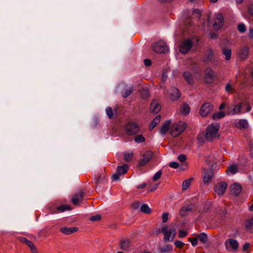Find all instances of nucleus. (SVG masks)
Segmentation results:
<instances>
[{
	"instance_id": "obj_38",
	"label": "nucleus",
	"mask_w": 253,
	"mask_h": 253,
	"mask_svg": "<svg viewBox=\"0 0 253 253\" xmlns=\"http://www.w3.org/2000/svg\"><path fill=\"white\" fill-rule=\"evenodd\" d=\"M145 140V138L144 137L141 135H137L134 138V141L135 142L137 143H140L144 142Z\"/></svg>"
},
{
	"instance_id": "obj_32",
	"label": "nucleus",
	"mask_w": 253,
	"mask_h": 253,
	"mask_svg": "<svg viewBox=\"0 0 253 253\" xmlns=\"http://www.w3.org/2000/svg\"><path fill=\"white\" fill-rule=\"evenodd\" d=\"M190 111V107L187 104H183L181 106V112L183 114L187 115Z\"/></svg>"
},
{
	"instance_id": "obj_61",
	"label": "nucleus",
	"mask_w": 253,
	"mask_h": 253,
	"mask_svg": "<svg viewBox=\"0 0 253 253\" xmlns=\"http://www.w3.org/2000/svg\"><path fill=\"white\" fill-rule=\"evenodd\" d=\"M249 247H250V244L249 243L245 244L243 247V251H247L249 249Z\"/></svg>"
},
{
	"instance_id": "obj_19",
	"label": "nucleus",
	"mask_w": 253,
	"mask_h": 253,
	"mask_svg": "<svg viewBox=\"0 0 253 253\" xmlns=\"http://www.w3.org/2000/svg\"><path fill=\"white\" fill-rule=\"evenodd\" d=\"M225 245L227 249H228V246H230L234 250H237L238 248V242L236 240L232 239L226 240Z\"/></svg>"
},
{
	"instance_id": "obj_51",
	"label": "nucleus",
	"mask_w": 253,
	"mask_h": 253,
	"mask_svg": "<svg viewBox=\"0 0 253 253\" xmlns=\"http://www.w3.org/2000/svg\"><path fill=\"white\" fill-rule=\"evenodd\" d=\"M169 166L172 168L176 169L179 167V164L176 162H172L169 164Z\"/></svg>"
},
{
	"instance_id": "obj_59",
	"label": "nucleus",
	"mask_w": 253,
	"mask_h": 253,
	"mask_svg": "<svg viewBox=\"0 0 253 253\" xmlns=\"http://www.w3.org/2000/svg\"><path fill=\"white\" fill-rule=\"evenodd\" d=\"M249 37L250 38L253 39V28L250 29L249 32Z\"/></svg>"
},
{
	"instance_id": "obj_31",
	"label": "nucleus",
	"mask_w": 253,
	"mask_h": 253,
	"mask_svg": "<svg viewBox=\"0 0 253 253\" xmlns=\"http://www.w3.org/2000/svg\"><path fill=\"white\" fill-rule=\"evenodd\" d=\"M21 241L25 243L30 248L31 250H35V245L31 241L28 240L27 238H23L21 239Z\"/></svg>"
},
{
	"instance_id": "obj_44",
	"label": "nucleus",
	"mask_w": 253,
	"mask_h": 253,
	"mask_svg": "<svg viewBox=\"0 0 253 253\" xmlns=\"http://www.w3.org/2000/svg\"><path fill=\"white\" fill-rule=\"evenodd\" d=\"M106 112L110 119H112L113 116V110L111 107H107L106 109Z\"/></svg>"
},
{
	"instance_id": "obj_46",
	"label": "nucleus",
	"mask_w": 253,
	"mask_h": 253,
	"mask_svg": "<svg viewBox=\"0 0 253 253\" xmlns=\"http://www.w3.org/2000/svg\"><path fill=\"white\" fill-rule=\"evenodd\" d=\"M189 241L191 242L192 245L193 247L196 246L198 244V238H189Z\"/></svg>"
},
{
	"instance_id": "obj_9",
	"label": "nucleus",
	"mask_w": 253,
	"mask_h": 253,
	"mask_svg": "<svg viewBox=\"0 0 253 253\" xmlns=\"http://www.w3.org/2000/svg\"><path fill=\"white\" fill-rule=\"evenodd\" d=\"M153 153L151 151H147L143 155V158L140 160L139 166L140 167L145 165L152 158Z\"/></svg>"
},
{
	"instance_id": "obj_30",
	"label": "nucleus",
	"mask_w": 253,
	"mask_h": 253,
	"mask_svg": "<svg viewBox=\"0 0 253 253\" xmlns=\"http://www.w3.org/2000/svg\"><path fill=\"white\" fill-rule=\"evenodd\" d=\"M222 53L225 56V59L229 60L231 56V50L229 48H223L222 49Z\"/></svg>"
},
{
	"instance_id": "obj_37",
	"label": "nucleus",
	"mask_w": 253,
	"mask_h": 253,
	"mask_svg": "<svg viewBox=\"0 0 253 253\" xmlns=\"http://www.w3.org/2000/svg\"><path fill=\"white\" fill-rule=\"evenodd\" d=\"M141 211L145 213H150L151 212V209L148 205L143 204L140 207Z\"/></svg>"
},
{
	"instance_id": "obj_10",
	"label": "nucleus",
	"mask_w": 253,
	"mask_h": 253,
	"mask_svg": "<svg viewBox=\"0 0 253 253\" xmlns=\"http://www.w3.org/2000/svg\"><path fill=\"white\" fill-rule=\"evenodd\" d=\"M215 22L213 26L215 30H218L223 25V17L220 13H217L215 15Z\"/></svg>"
},
{
	"instance_id": "obj_54",
	"label": "nucleus",
	"mask_w": 253,
	"mask_h": 253,
	"mask_svg": "<svg viewBox=\"0 0 253 253\" xmlns=\"http://www.w3.org/2000/svg\"><path fill=\"white\" fill-rule=\"evenodd\" d=\"M186 159V156L184 154H181L178 157V160L181 162H184Z\"/></svg>"
},
{
	"instance_id": "obj_7",
	"label": "nucleus",
	"mask_w": 253,
	"mask_h": 253,
	"mask_svg": "<svg viewBox=\"0 0 253 253\" xmlns=\"http://www.w3.org/2000/svg\"><path fill=\"white\" fill-rule=\"evenodd\" d=\"M194 42L189 39L184 40L179 45V51L183 54L187 53L191 49Z\"/></svg>"
},
{
	"instance_id": "obj_62",
	"label": "nucleus",
	"mask_w": 253,
	"mask_h": 253,
	"mask_svg": "<svg viewBox=\"0 0 253 253\" xmlns=\"http://www.w3.org/2000/svg\"><path fill=\"white\" fill-rule=\"evenodd\" d=\"M249 11L251 14L253 15V4L250 6Z\"/></svg>"
},
{
	"instance_id": "obj_11",
	"label": "nucleus",
	"mask_w": 253,
	"mask_h": 253,
	"mask_svg": "<svg viewBox=\"0 0 253 253\" xmlns=\"http://www.w3.org/2000/svg\"><path fill=\"white\" fill-rule=\"evenodd\" d=\"M169 97L172 101L178 99L180 96V93L175 87H171L168 91Z\"/></svg>"
},
{
	"instance_id": "obj_17",
	"label": "nucleus",
	"mask_w": 253,
	"mask_h": 253,
	"mask_svg": "<svg viewBox=\"0 0 253 253\" xmlns=\"http://www.w3.org/2000/svg\"><path fill=\"white\" fill-rule=\"evenodd\" d=\"M193 207V205H189L183 206L180 211V214L182 216L187 215L189 212L192 211Z\"/></svg>"
},
{
	"instance_id": "obj_12",
	"label": "nucleus",
	"mask_w": 253,
	"mask_h": 253,
	"mask_svg": "<svg viewBox=\"0 0 253 253\" xmlns=\"http://www.w3.org/2000/svg\"><path fill=\"white\" fill-rule=\"evenodd\" d=\"M216 74L211 68H207L205 71V80L207 83H211L216 76Z\"/></svg>"
},
{
	"instance_id": "obj_40",
	"label": "nucleus",
	"mask_w": 253,
	"mask_h": 253,
	"mask_svg": "<svg viewBox=\"0 0 253 253\" xmlns=\"http://www.w3.org/2000/svg\"><path fill=\"white\" fill-rule=\"evenodd\" d=\"M246 227L248 230L252 229L253 227V217L246 221Z\"/></svg>"
},
{
	"instance_id": "obj_49",
	"label": "nucleus",
	"mask_w": 253,
	"mask_h": 253,
	"mask_svg": "<svg viewBox=\"0 0 253 253\" xmlns=\"http://www.w3.org/2000/svg\"><path fill=\"white\" fill-rule=\"evenodd\" d=\"M174 245L176 247L181 248L184 245V243L181 241L177 240L175 241Z\"/></svg>"
},
{
	"instance_id": "obj_55",
	"label": "nucleus",
	"mask_w": 253,
	"mask_h": 253,
	"mask_svg": "<svg viewBox=\"0 0 253 253\" xmlns=\"http://www.w3.org/2000/svg\"><path fill=\"white\" fill-rule=\"evenodd\" d=\"M233 89V86L232 85L229 84V83H228L226 85V86H225V90L227 92H230L231 91V90H232Z\"/></svg>"
},
{
	"instance_id": "obj_35",
	"label": "nucleus",
	"mask_w": 253,
	"mask_h": 253,
	"mask_svg": "<svg viewBox=\"0 0 253 253\" xmlns=\"http://www.w3.org/2000/svg\"><path fill=\"white\" fill-rule=\"evenodd\" d=\"M225 116V113L223 111H220L213 114L212 118L214 120L219 119L223 118Z\"/></svg>"
},
{
	"instance_id": "obj_8",
	"label": "nucleus",
	"mask_w": 253,
	"mask_h": 253,
	"mask_svg": "<svg viewBox=\"0 0 253 253\" xmlns=\"http://www.w3.org/2000/svg\"><path fill=\"white\" fill-rule=\"evenodd\" d=\"M212 105L208 102L204 103L201 107L200 111L201 115L203 117H205L209 114L212 110Z\"/></svg>"
},
{
	"instance_id": "obj_29",
	"label": "nucleus",
	"mask_w": 253,
	"mask_h": 253,
	"mask_svg": "<svg viewBox=\"0 0 253 253\" xmlns=\"http://www.w3.org/2000/svg\"><path fill=\"white\" fill-rule=\"evenodd\" d=\"M161 120V116L158 115L157 116L153 121L152 122L150 125V129H153L160 122Z\"/></svg>"
},
{
	"instance_id": "obj_5",
	"label": "nucleus",
	"mask_w": 253,
	"mask_h": 253,
	"mask_svg": "<svg viewBox=\"0 0 253 253\" xmlns=\"http://www.w3.org/2000/svg\"><path fill=\"white\" fill-rule=\"evenodd\" d=\"M152 47L153 51L158 53H166L168 50L167 45L162 41L155 42L153 44Z\"/></svg>"
},
{
	"instance_id": "obj_57",
	"label": "nucleus",
	"mask_w": 253,
	"mask_h": 253,
	"mask_svg": "<svg viewBox=\"0 0 253 253\" xmlns=\"http://www.w3.org/2000/svg\"><path fill=\"white\" fill-rule=\"evenodd\" d=\"M144 63L146 66H149L151 64V61L150 59H146L144 60Z\"/></svg>"
},
{
	"instance_id": "obj_24",
	"label": "nucleus",
	"mask_w": 253,
	"mask_h": 253,
	"mask_svg": "<svg viewBox=\"0 0 253 253\" xmlns=\"http://www.w3.org/2000/svg\"><path fill=\"white\" fill-rule=\"evenodd\" d=\"M71 210V207L69 205H61L57 208V211H52V213H57V212H64L66 211H69Z\"/></svg>"
},
{
	"instance_id": "obj_23",
	"label": "nucleus",
	"mask_w": 253,
	"mask_h": 253,
	"mask_svg": "<svg viewBox=\"0 0 253 253\" xmlns=\"http://www.w3.org/2000/svg\"><path fill=\"white\" fill-rule=\"evenodd\" d=\"M78 228L77 227H63L60 228V231L66 235H69L76 232Z\"/></svg>"
},
{
	"instance_id": "obj_4",
	"label": "nucleus",
	"mask_w": 253,
	"mask_h": 253,
	"mask_svg": "<svg viewBox=\"0 0 253 253\" xmlns=\"http://www.w3.org/2000/svg\"><path fill=\"white\" fill-rule=\"evenodd\" d=\"M125 130L128 135H132L137 133L139 131L140 128L136 123L129 122L126 125Z\"/></svg>"
},
{
	"instance_id": "obj_21",
	"label": "nucleus",
	"mask_w": 253,
	"mask_h": 253,
	"mask_svg": "<svg viewBox=\"0 0 253 253\" xmlns=\"http://www.w3.org/2000/svg\"><path fill=\"white\" fill-rule=\"evenodd\" d=\"M150 110L154 113H158L161 110V106L155 100L153 101L150 105Z\"/></svg>"
},
{
	"instance_id": "obj_41",
	"label": "nucleus",
	"mask_w": 253,
	"mask_h": 253,
	"mask_svg": "<svg viewBox=\"0 0 253 253\" xmlns=\"http://www.w3.org/2000/svg\"><path fill=\"white\" fill-rule=\"evenodd\" d=\"M172 250L171 247L169 245H166L161 248V253H167L171 251Z\"/></svg>"
},
{
	"instance_id": "obj_58",
	"label": "nucleus",
	"mask_w": 253,
	"mask_h": 253,
	"mask_svg": "<svg viewBox=\"0 0 253 253\" xmlns=\"http://www.w3.org/2000/svg\"><path fill=\"white\" fill-rule=\"evenodd\" d=\"M213 55V52L212 50H210L207 57L208 59L211 60L212 58Z\"/></svg>"
},
{
	"instance_id": "obj_2",
	"label": "nucleus",
	"mask_w": 253,
	"mask_h": 253,
	"mask_svg": "<svg viewBox=\"0 0 253 253\" xmlns=\"http://www.w3.org/2000/svg\"><path fill=\"white\" fill-rule=\"evenodd\" d=\"M243 104V102L233 103L230 106H228L227 108V114L230 115L240 114L242 112Z\"/></svg>"
},
{
	"instance_id": "obj_43",
	"label": "nucleus",
	"mask_w": 253,
	"mask_h": 253,
	"mask_svg": "<svg viewBox=\"0 0 253 253\" xmlns=\"http://www.w3.org/2000/svg\"><path fill=\"white\" fill-rule=\"evenodd\" d=\"M140 93L141 96L144 98H147L149 96V92L146 88H142Z\"/></svg>"
},
{
	"instance_id": "obj_36",
	"label": "nucleus",
	"mask_w": 253,
	"mask_h": 253,
	"mask_svg": "<svg viewBox=\"0 0 253 253\" xmlns=\"http://www.w3.org/2000/svg\"><path fill=\"white\" fill-rule=\"evenodd\" d=\"M198 238L200 241L203 243L205 244L208 239L207 235L205 233H202L198 235Z\"/></svg>"
},
{
	"instance_id": "obj_27",
	"label": "nucleus",
	"mask_w": 253,
	"mask_h": 253,
	"mask_svg": "<svg viewBox=\"0 0 253 253\" xmlns=\"http://www.w3.org/2000/svg\"><path fill=\"white\" fill-rule=\"evenodd\" d=\"M183 77L186 81L189 84H191L193 82L194 77L191 75V73L188 72H185L183 73Z\"/></svg>"
},
{
	"instance_id": "obj_39",
	"label": "nucleus",
	"mask_w": 253,
	"mask_h": 253,
	"mask_svg": "<svg viewBox=\"0 0 253 253\" xmlns=\"http://www.w3.org/2000/svg\"><path fill=\"white\" fill-rule=\"evenodd\" d=\"M133 155V153L132 152L125 153L124 154L125 160L127 162L130 161L132 158Z\"/></svg>"
},
{
	"instance_id": "obj_45",
	"label": "nucleus",
	"mask_w": 253,
	"mask_h": 253,
	"mask_svg": "<svg viewBox=\"0 0 253 253\" xmlns=\"http://www.w3.org/2000/svg\"><path fill=\"white\" fill-rule=\"evenodd\" d=\"M161 175H162L161 170H159L154 175V176L153 177V180L154 181H157L161 177Z\"/></svg>"
},
{
	"instance_id": "obj_47",
	"label": "nucleus",
	"mask_w": 253,
	"mask_h": 253,
	"mask_svg": "<svg viewBox=\"0 0 253 253\" xmlns=\"http://www.w3.org/2000/svg\"><path fill=\"white\" fill-rule=\"evenodd\" d=\"M187 231L180 230L179 231L178 237L179 238H184L187 236Z\"/></svg>"
},
{
	"instance_id": "obj_64",
	"label": "nucleus",
	"mask_w": 253,
	"mask_h": 253,
	"mask_svg": "<svg viewBox=\"0 0 253 253\" xmlns=\"http://www.w3.org/2000/svg\"><path fill=\"white\" fill-rule=\"evenodd\" d=\"M197 80H200L202 78V75L201 74H198L197 76L195 77Z\"/></svg>"
},
{
	"instance_id": "obj_18",
	"label": "nucleus",
	"mask_w": 253,
	"mask_h": 253,
	"mask_svg": "<svg viewBox=\"0 0 253 253\" xmlns=\"http://www.w3.org/2000/svg\"><path fill=\"white\" fill-rule=\"evenodd\" d=\"M230 190L232 194L237 196L241 193L242 191V187L240 185L235 183L231 185Z\"/></svg>"
},
{
	"instance_id": "obj_6",
	"label": "nucleus",
	"mask_w": 253,
	"mask_h": 253,
	"mask_svg": "<svg viewBox=\"0 0 253 253\" xmlns=\"http://www.w3.org/2000/svg\"><path fill=\"white\" fill-rule=\"evenodd\" d=\"M162 231L165 236V240L171 241L173 240V236L176 233V229L174 227H172L168 230V227L165 226L162 228Z\"/></svg>"
},
{
	"instance_id": "obj_3",
	"label": "nucleus",
	"mask_w": 253,
	"mask_h": 253,
	"mask_svg": "<svg viewBox=\"0 0 253 253\" xmlns=\"http://www.w3.org/2000/svg\"><path fill=\"white\" fill-rule=\"evenodd\" d=\"M185 127L186 124L184 122L180 121L174 123L170 128V134L173 137L177 136L183 131Z\"/></svg>"
},
{
	"instance_id": "obj_52",
	"label": "nucleus",
	"mask_w": 253,
	"mask_h": 253,
	"mask_svg": "<svg viewBox=\"0 0 253 253\" xmlns=\"http://www.w3.org/2000/svg\"><path fill=\"white\" fill-rule=\"evenodd\" d=\"M168 213L164 212L162 214V217L163 220V222H166L168 220Z\"/></svg>"
},
{
	"instance_id": "obj_53",
	"label": "nucleus",
	"mask_w": 253,
	"mask_h": 253,
	"mask_svg": "<svg viewBox=\"0 0 253 253\" xmlns=\"http://www.w3.org/2000/svg\"><path fill=\"white\" fill-rule=\"evenodd\" d=\"M243 106L246 107V111L249 112L252 110V107L250 105L249 103L247 102H243Z\"/></svg>"
},
{
	"instance_id": "obj_20",
	"label": "nucleus",
	"mask_w": 253,
	"mask_h": 253,
	"mask_svg": "<svg viewBox=\"0 0 253 253\" xmlns=\"http://www.w3.org/2000/svg\"><path fill=\"white\" fill-rule=\"evenodd\" d=\"M133 88L132 85H126L122 91V95L124 98L128 96L132 92Z\"/></svg>"
},
{
	"instance_id": "obj_1",
	"label": "nucleus",
	"mask_w": 253,
	"mask_h": 253,
	"mask_svg": "<svg viewBox=\"0 0 253 253\" xmlns=\"http://www.w3.org/2000/svg\"><path fill=\"white\" fill-rule=\"evenodd\" d=\"M220 126L217 124H211L207 128L205 135L206 139L209 141H212L218 137V130Z\"/></svg>"
},
{
	"instance_id": "obj_48",
	"label": "nucleus",
	"mask_w": 253,
	"mask_h": 253,
	"mask_svg": "<svg viewBox=\"0 0 253 253\" xmlns=\"http://www.w3.org/2000/svg\"><path fill=\"white\" fill-rule=\"evenodd\" d=\"M101 216L99 214H96L95 215L90 217V220L92 221H96L100 219Z\"/></svg>"
},
{
	"instance_id": "obj_13",
	"label": "nucleus",
	"mask_w": 253,
	"mask_h": 253,
	"mask_svg": "<svg viewBox=\"0 0 253 253\" xmlns=\"http://www.w3.org/2000/svg\"><path fill=\"white\" fill-rule=\"evenodd\" d=\"M227 188V184L224 182L217 184L214 187V192L219 195H222Z\"/></svg>"
},
{
	"instance_id": "obj_34",
	"label": "nucleus",
	"mask_w": 253,
	"mask_h": 253,
	"mask_svg": "<svg viewBox=\"0 0 253 253\" xmlns=\"http://www.w3.org/2000/svg\"><path fill=\"white\" fill-rule=\"evenodd\" d=\"M193 180L192 178L184 180L182 184V189L185 190L187 189L190 186L191 181Z\"/></svg>"
},
{
	"instance_id": "obj_14",
	"label": "nucleus",
	"mask_w": 253,
	"mask_h": 253,
	"mask_svg": "<svg viewBox=\"0 0 253 253\" xmlns=\"http://www.w3.org/2000/svg\"><path fill=\"white\" fill-rule=\"evenodd\" d=\"M234 124L240 129L246 128L249 126L248 121L245 119H237L234 121Z\"/></svg>"
},
{
	"instance_id": "obj_56",
	"label": "nucleus",
	"mask_w": 253,
	"mask_h": 253,
	"mask_svg": "<svg viewBox=\"0 0 253 253\" xmlns=\"http://www.w3.org/2000/svg\"><path fill=\"white\" fill-rule=\"evenodd\" d=\"M120 174H119L117 172L116 173H114L113 175H112V178L114 180H119V176H120Z\"/></svg>"
},
{
	"instance_id": "obj_28",
	"label": "nucleus",
	"mask_w": 253,
	"mask_h": 253,
	"mask_svg": "<svg viewBox=\"0 0 253 253\" xmlns=\"http://www.w3.org/2000/svg\"><path fill=\"white\" fill-rule=\"evenodd\" d=\"M128 170V166L126 164H124L122 166H119L117 169V172L121 174L126 173Z\"/></svg>"
},
{
	"instance_id": "obj_25",
	"label": "nucleus",
	"mask_w": 253,
	"mask_h": 253,
	"mask_svg": "<svg viewBox=\"0 0 253 253\" xmlns=\"http://www.w3.org/2000/svg\"><path fill=\"white\" fill-rule=\"evenodd\" d=\"M170 123V121H168L162 125L160 130L161 134L164 135L167 132L169 129Z\"/></svg>"
},
{
	"instance_id": "obj_15",
	"label": "nucleus",
	"mask_w": 253,
	"mask_h": 253,
	"mask_svg": "<svg viewBox=\"0 0 253 253\" xmlns=\"http://www.w3.org/2000/svg\"><path fill=\"white\" fill-rule=\"evenodd\" d=\"M213 175V171L211 169L205 170L203 176V182L205 184L208 183L211 179Z\"/></svg>"
},
{
	"instance_id": "obj_33",
	"label": "nucleus",
	"mask_w": 253,
	"mask_h": 253,
	"mask_svg": "<svg viewBox=\"0 0 253 253\" xmlns=\"http://www.w3.org/2000/svg\"><path fill=\"white\" fill-rule=\"evenodd\" d=\"M120 246L122 250L126 251L128 249L129 247V241L127 240H123L120 243Z\"/></svg>"
},
{
	"instance_id": "obj_42",
	"label": "nucleus",
	"mask_w": 253,
	"mask_h": 253,
	"mask_svg": "<svg viewBox=\"0 0 253 253\" xmlns=\"http://www.w3.org/2000/svg\"><path fill=\"white\" fill-rule=\"evenodd\" d=\"M238 30L240 33H244L246 31V27L244 24L241 23L238 26Z\"/></svg>"
},
{
	"instance_id": "obj_16",
	"label": "nucleus",
	"mask_w": 253,
	"mask_h": 253,
	"mask_svg": "<svg viewBox=\"0 0 253 253\" xmlns=\"http://www.w3.org/2000/svg\"><path fill=\"white\" fill-rule=\"evenodd\" d=\"M83 193L81 191L75 194L72 199V203L75 205H78L83 200Z\"/></svg>"
},
{
	"instance_id": "obj_60",
	"label": "nucleus",
	"mask_w": 253,
	"mask_h": 253,
	"mask_svg": "<svg viewBox=\"0 0 253 253\" xmlns=\"http://www.w3.org/2000/svg\"><path fill=\"white\" fill-rule=\"evenodd\" d=\"M168 77V76H167V74L166 73V72H164L163 75H162V80L163 82H165L167 78Z\"/></svg>"
},
{
	"instance_id": "obj_63",
	"label": "nucleus",
	"mask_w": 253,
	"mask_h": 253,
	"mask_svg": "<svg viewBox=\"0 0 253 253\" xmlns=\"http://www.w3.org/2000/svg\"><path fill=\"white\" fill-rule=\"evenodd\" d=\"M225 106H226V104H225V103L224 102V103H222L220 105L219 109L220 110H222L224 109V108H225Z\"/></svg>"
},
{
	"instance_id": "obj_26",
	"label": "nucleus",
	"mask_w": 253,
	"mask_h": 253,
	"mask_svg": "<svg viewBox=\"0 0 253 253\" xmlns=\"http://www.w3.org/2000/svg\"><path fill=\"white\" fill-rule=\"evenodd\" d=\"M249 52V48L248 47L245 46L241 48L240 52V56L242 59L247 58Z\"/></svg>"
},
{
	"instance_id": "obj_22",
	"label": "nucleus",
	"mask_w": 253,
	"mask_h": 253,
	"mask_svg": "<svg viewBox=\"0 0 253 253\" xmlns=\"http://www.w3.org/2000/svg\"><path fill=\"white\" fill-rule=\"evenodd\" d=\"M238 172V167L236 164L230 165L226 170V173L229 175L230 174H235Z\"/></svg>"
},
{
	"instance_id": "obj_50",
	"label": "nucleus",
	"mask_w": 253,
	"mask_h": 253,
	"mask_svg": "<svg viewBox=\"0 0 253 253\" xmlns=\"http://www.w3.org/2000/svg\"><path fill=\"white\" fill-rule=\"evenodd\" d=\"M193 14L195 15L196 17L198 18H200L201 16V11L198 9H193Z\"/></svg>"
}]
</instances>
